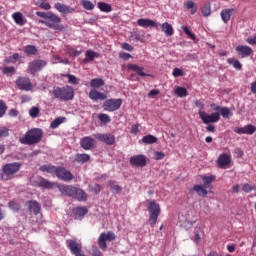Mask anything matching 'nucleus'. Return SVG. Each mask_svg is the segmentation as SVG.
I'll return each mask as SVG.
<instances>
[{
	"instance_id": "nucleus-37",
	"label": "nucleus",
	"mask_w": 256,
	"mask_h": 256,
	"mask_svg": "<svg viewBox=\"0 0 256 256\" xmlns=\"http://www.w3.org/2000/svg\"><path fill=\"white\" fill-rule=\"evenodd\" d=\"M95 57H99V53L94 52L92 50H87L86 58L84 59V63H89L91 61H95Z\"/></svg>"
},
{
	"instance_id": "nucleus-5",
	"label": "nucleus",
	"mask_w": 256,
	"mask_h": 256,
	"mask_svg": "<svg viewBox=\"0 0 256 256\" xmlns=\"http://www.w3.org/2000/svg\"><path fill=\"white\" fill-rule=\"evenodd\" d=\"M21 170V163L13 162L7 163L2 167L1 179L2 181H11L15 179V174Z\"/></svg>"
},
{
	"instance_id": "nucleus-44",
	"label": "nucleus",
	"mask_w": 256,
	"mask_h": 256,
	"mask_svg": "<svg viewBox=\"0 0 256 256\" xmlns=\"http://www.w3.org/2000/svg\"><path fill=\"white\" fill-rule=\"evenodd\" d=\"M2 73L4 75H7L8 77H12V75H15V67L13 66H6L2 69Z\"/></svg>"
},
{
	"instance_id": "nucleus-53",
	"label": "nucleus",
	"mask_w": 256,
	"mask_h": 256,
	"mask_svg": "<svg viewBox=\"0 0 256 256\" xmlns=\"http://www.w3.org/2000/svg\"><path fill=\"white\" fill-rule=\"evenodd\" d=\"M5 113H7V104L0 100V117H4Z\"/></svg>"
},
{
	"instance_id": "nucleus-58",
	"label": "nucleus",
	"mask_w": 256,
	"mask_h": 256,
	"mask_svg": "<svg viewBox=\"0 0 256 256\" xmlns=\"http://www.w3.org/2000/svg\"><path fill=\"white\" fill-rule=\"evenodd\" d=\"M40 9H44L45 11H49L51 9V4L47 1H42L39 5Z\"/></svg>"
},
{
	"instance_id": "nucleus-4",
	"label": "nucleus",
	"mask_w": 256,
	"mask_h": 256,
	"mask_svg": "<svg viewBox=\"0 0 256 256\" xmlns=\"http://www.w3.org/2000/svg\"><path fill=\"white\" fill-rule=\"evenodd\" d=\"M41 139H43V130L33 128L28 130L24 137H20L19 142L22 145H37V143H41Z\"/></svg>"
},
{
	"instance_id": "nucleus-12",
	"label": "nucleus",
	"mask_w": 256,
	"mask_h": 256,
	"mask_svg": "<svg viewBox=\"0 0 256 256\" xmlns=\"http://www.w3.org/2000/svg\"><path fill=\"white\" fill-rule=\"evenodd\" d=\"M16 86L18 89H20V91H31V89H33L31 80L27 77H19L16 80Z\"/></svg>"
},
{
	"instance_id": "nucleus-48",
	"label": "nucleus",
	"mask_w": 256,
	"mask_h": 256,
	"mask_svg": "<svg viewBox=\"0 0 256 256\" xmlns=\"http://www.w3.org/2000/svg\"><path fill=\"white\" fill-rule=\"evenodd\" d=\"M242 191H244V193H251V191H256V185H251L249 183H245L242 186Z\"/></svg>"
},
{
	"instance_id": "nucleus-24",
	"label": "nucleus",
	"mask_w": 256,
	"mask_h": 256,
	"mask_svg": "<svg viewBox=\"0 0 256 256\" xmlns=\"http://www.w3.org/2000/svg\"><path fill=\"white\" fill-rule=\"evenodd\" d=\"M89 97L92 101H105V99H107V94L93 89L90 90Z\"/></svg>"
},
{
	"instance_id": "nucleus-43",
	"label": "nucleus",
	"mask_w": 256,
	"mask_h": 256,
	"mask_svg": "<svg viewBox=\"0 0 256 256\" xmlns=\"http://www.w3.org/2000/svg\"><path fill=\"white\" fill-rule=\"evenodd\" d=\"M81 5L86 9V11H93V9H95V4L89 0H82Z\"/></svg>"
},
{
	"instance_id": "nucleus-54",
	"label": "nucleus",
	"mask_w": 256,
	"mask_h": 256,
	"mask_svg": "<svg viewBox=\"0 0 256 256\" xmlns=\"http://www.w3.org/2000/svg\"><path fill=\"white\" fill-rule=\"evenodd\" d=\"M173 77H183L185 75V72L179 68H174L172 72Z\"/></svg>"
},
{
	"instance_id": "nucleus-61",
	"label": "nucleus",
	"mask_w": 256,
	"mask_h": 256,
	"mask_svg": "<svg viewBox=\"0 0 256 256\" xmlns=\"http://www.w3.org/2000/svg\"><path fill=\"white\" fill-rule=\"evenodd\" d=\"M101 185L100 184H95L94 186H93V188H92V191L93 192H95L96 193V195H97V193H101Z\"/></svg>"
},
{
	"instance_id": "nucleus-22",
	"label": "nucleus",
	"mask_w": 256,
	"mask_h": 256,
	"mask_svg": "<svg viewBox=\"0 0 256 256\" xmlns=\"http://www.w3.org/2000/svg\"><path fill=\"white\" fill-rule=\"evenodd\" d=\"M193 191H195V193H197L199 197H207L209 193L204 185H199V184H196L189 189V193H193Z\"/></svg>"
},
{
	"instance_id": "nucleus-7",
	"label": "nucleus",
	"mask_w": 256,
	"mask_h": 256,
	"mask_svg": "<svg viewBox=\"0 0 256 256\" xmlns=\"http://www.w3.org/2000/svg\"><path fill=\"white\" fill-rule=\"evenodd\" d=\"M121 105H123V100H121V98H111L104 102L103 109L104 111L113 113V111H118V109H121Z\"/></svg>"
},
{
	"instance_id": "nucleus-50",
	"label": "nucleus",
	"mask_w": 256,
	"mask_h": 256,
	"mask_svg": "<svg viewBox=\"0 0 256 256\" xmlns=\"http://www.w3.org/2000/svg\"><path fill=\"white\" fill-rule=\"evenodd\" d=\"M181 29L185 33V35H187L189 38H191L192 41H195V39H196L195 34H193L187 26H182Z\"/></svg>"
},
{
	"instance_id": "nucleus-31",
	"label": "nucleus",
	"mask_w": 256,
	"mask_h": 256,
	"mask_svg": "<svg viewBox=\"0 0 256 256\" xmlns=\"http://www.w3.org/2000/svg\"><path fill=\"white\" fill-rule=\"evenodd\" d=\"M214 111H220V115H222L224 119H229V115H231V110H229L228 107L216 106Z\"/></svg>"
},
{
	"instance_id": "nucleus-1",
	"label": "nucleus",
	"mask_w": 256,
	"mask_h": 256,
	"mask_svg": "<svg viewBox=\"0 0 256 256\" xmlns=\"http://www.w3.org/2000/svg\"><path fill=\"white\" fill-rule=\"evenodd\" d=\"M39 171H42V173H50V175H55L57 179H60V181H64L65 183L75 179L73 173H71V171L67 170V168L63 166H54L51 164L42 165L40 166Z\"/></svg>"
},
{
	"instance_id": "nucleus-26",
	"label": "nucleus",
	"mask_w": 256,
	"mask_h": 256,
	"mask_svg": "<svg viewBox=\"0 0 256 256\" xmlns=\"http://www.w3.org/2000/svg\"><path fill=\"white\" fill-rule=\"evenodd\" d=\"M12 19H14V23H16V25H19L20 27H23V25L27 24V19H25L21 12L13 13Z\"/></svg>"
},
{
	"instance_id": "nucleus-2",
	"label": "nucleus",
	"mask_w": 256,
	"mask_h": 256,
	"mask_svg": "<svg viewBox=\"0 0 256 256\" xmlns=\"http://www.w3.org/2000/svg\"><path fill=\"white\" fill-rule=\"evenodd\" d=\"M37 17H41L39 23L45 25L49 29H53L54 31H65V26L61 24V17L59 15L54 14L53 12H36Z\"/></svg>"
},
{
	"instance_id": "nucleus-41",
	"label": "nucleus",
	"mask_w": 256,
	"mask_h": 256,
	"mask_svg": "<svg viewBox=\"0 0 256 256\" xmlns=\"http://www.w3.org/2000/svg\"><path fill=\"white\" fill-rule=\"evenodd\" d=\"M142 143L146 145H153V143H157V137L153 135H146L142 138Z\"/></svg>"
},
{
	"instance_id": "nucleus-36",
	"label": "nucleus",
	"mask_w": 256,
	"mask_h": 256,
	"mask_svg": "<svg viewBox=\"0 0 256 256\" xmlns=\"http://www.w3.org/2000/svg\"><path fill=\"white\" fill-rule=\"evenodd\" d=\"M65 121H67L66 117H63V116L57 117L56 119H54L51 122L50 127H51V129H57V127H59V125L65 123Z\"/></svg>"
},
{
	"instance_id": "nucleus-38",
	"label": "nucleus",
	"mask_w": 256,
	"mask_h": 256,
	"mask_svg": "<svg viewBox=\"0 0 256 256\" xmlns=\"http://www.w3.org/2000/svg\"><path fill=\"white\" fill-rule=\"evenodd\" d=\"M184 7L185 9H191V15H195V13H197V4L191 0L184 2Z\"/></svg>"
},
{
	"instance_id": "nucleus-45",
	"label": "nucleus",
	"mask_w": 256,
	"mask_h": 256,
	"mask_svg": "<svg viewBox=\"0 0 256 256\" xmlns=\"http://www.w3.org/2000/svg\"><path fill=\"white\" fill-rule=\"evenodd\" d=\"M202 179L204 181L203 186L205 188H208L209 185H211V183H213V181H215V176H213V175H211V176H203Z\"/></svg>"
},
{
	"instance_id": "nucleus-55",
	"label": "nucleus",
	"mask_w": 256,
	"mask_h": 256,
	"mask_svg": "<svg viewBox=\"0 0 256 256\" xmlns=\"http://www.w3.org/2000/svg\"><path fill=\"white\" fill-rule=\"evenodd\" d=\"M29 115H30V117H33V118L39 117V108H37V107L31 108L29 111Z\"/></svg>"
},
{
	"instance_id": "nucleus-14",
	"label": "nucleus",
	"mask_w": 256,
	"mask_h": 256,
	"mask_svg": "<svg viewBox=\"0 0 256 256\" xmlns=\"http://www.w3.org/2000/svg\"><path fill=\"white\" fill-rule=\"evenodd\" d=\"M256 131L255 125L248 124L244 127H236L234 128V133L238 135H253Z\"/></svg>"
},
{
	"instance_id": "nucleus-16",
	"label": "nucleus",
	"mask_w": 256,
	"mask_h": 256,
	"mask_svg": "<svg viewBox=\"0 0 256 256\" xmlns=\"http://www.w3.org/2000/svg\"><path fill=\"white\" fill-rule=\"evenodd\" d=\"M236 52L241 57V59H245V57H251V55H253V49L249 46L244 45L237 46Z\"/></svg>"
},
{
	"instance_id": "nucleus-17",
	"label": "nucleus",
	"mask_w": 256,
	"mask_h": 256,
	"mask_svg": "<svg viewBox=\"0 0 256 256\" xmlns=\"http://www.w3.org/2000/svg\"><path fill=\"white\" fill-rule=\"evenodd\" d=\"M128 71H134V73L138 74L139 77H151V74L145 73V68L137 65V64H128L127 65Z\"/></svg>"
},
{
	"instance_id": "nucleus-46",
	"label": "nucleus",
	"mask_w": 256,
	"mask_h": 256,
	"mask_svg": "<svg viewBox=\"0 0 256 256\" xmlns=\"http://www.w3.org/2000/svg\"><path fill=\"white\" fill-rule=\"evenodd\" d=\"M98 119L99 121H101V123H111V117H109V115L105 113L98 114Z\"/></svg>"
},
{
	"instance_id": "nucleus-30",
	"label": "nucleus",
	"mask_w": 256,
	"mask_h": 256,
	"mask_svg": "<svg viewBox=\"0 0 256 256\" xmlns=\"http://www.w3.org/2000/svg\"><path fill=\"white\" fill-rule=\"evenodd\" d=\"M73 199H76L77 201H87V193L81 188H76Z\"/></svg>"
},
{
	"instance_id": "nucleus-42",
	"label": "nucleus",
	"mask_w": 256,
	"mask_h": 256,
	"mask_svg": "<svg viewBox=\"0 0 256 256\" xmlns=\"http://www.w3.org/2000/svg\"><path fill=\"white\" fill-rule=\"evenodd\" d=\"M174 93L178 97H187V95H189V93L187 92V89L181 86L176 87L174 90Z\"/></svg>"
},
{
	"instance_id": "nucleus-62",
	"label": "nucleus",
	"mask_w": 256,
	"mask_h": 256,
	"mask_svg": "<svg viewBox=\"0 0 256 256\" xmlns=\"http://www.w3.org/2000/svg\"><path fill=\"white\" fill-rule=\"evenodd\" d=\"M92 256H103V253L98 248L92 250Z\"/></svg>"
},
{
	"instance_id": "nucleus-40",
	"label": "nucleus",
	"mask_w": 256,
	"mask_h": 256,
	"mask_svg": "<svg viewBox=\"0 0 256 256\" xmlns=\"http://www.w3.org/2000/svg\"><path fill=\"white\" fill-rule=\"evenodd\" d=\"M91 159L89 154H77L75 160L77 163H87Z\"/></svg>"
},
{
	"instance_id": "nucleus-8",
	"label": "nucleus",
	"mask_w": 256,
	"mask_h": 256,
	"mask_svg": "<svg viewBox=\"0 0 256 256\" xmlns=\"http://www.w3.org/2000/svg\"><path fill=\"white\" fill-rule=\"evenodd\" d=\"M198 115L205 125H209V123H217L219 122V119H221V114H219V112L208 114L207 112L200 110Z\"/></svg>"
},
{
	"instance_id": "nucleus-25",
	"label": "nucleus",
	"mask_w": 256,
	"mask_h": 256,
	"mask_svg": "<svg viewBox=\"0 0 256 256\" xmlns=\"http://www.w3.org/2000/svg\"><path fill=\"white\" fill-rule=\"evenodd\" d=\"M217 163L219 167L225 168L227 165H231V156L227 154H221L218 157Z\"/></svg>"
},
{
	"instance_id": "nucleus-32",
	"label": "nucleus",
	"mask_w": 256,
	"mask_h": 256,
	"mask_svg": "<svg viewBox=\"0 0 256 256\" xmlns=\"http://www.w3.org/2000/svg\"><path fill=\"white\" fill-rule=\"evenodd\" d=\"M109 186H110L112 193H114L115 195H119V193H121V191H123V188L121 186H119V184H117V181H115V180H111L109 182Z\"/></svg>"
},
{
	"instance_id": "nucleus-15",
	"label": "nucleus",
	"mask_w": 256,
	"mask_h": 256,
	"mask_svg": "<svg viewBox=\"0 0 256 256\" xmlns=\"http://www.w3.org/2000/svg\"><path fill=\"white\" fill-rule=\"evenodd\" d=\"M58 189L62 195H67V197L74 198L77 187L63 184L58 186Z\"/></svg>"
},
{
	"instance_id": "nucleus-51",
	"label": "nucleus",
	"mask_w": 256,
	"mask_h": 256,
	"mask_svg": "<svg viewBox=\"0 0 256 256\" xmlns=\"http://www.w3.org/2000/svg\"><path fill=\"white\" fill-rule=\"evenodd\" d=\"M8 207L9 209H11L14 212L19 211V209H21V206L19 205V203L15 202V201H10L8 203Z\"/></svg>"
},
{
	"instance_id": "nucleus-34",
	"label": "nucleus",
	"mask_w": 256,
	"mask_h": 256,
	"mask_svg": "<svg viewBox=\"0 0 256 256\" xmlns=\"http://www.w3.org/2000/svg\"><path fill=\"white\" fill-rule=\"evenodd\" d=\"M97 7L102 13H111L113 11L111 5L105 2H98Z\"/></svg>"
},
{
	"instance_id": "nucleus-6",
	"label": "nucleus",
	"mask_w": 256,
	"mask_h": 256,
	"mask_svg": "<svg viewBox=\"0 0 256 256\" xmlns=\"http://www.w3.org/2000/svg\"><path fill=\"white\" fill-rule=\"evenodd\" d=\"M148 203V223L150 227H155L157 225V220L159 219V215H161V206L153 201V200H147Z\"/></svg>"
},
{
	"instance_id": "nucleus-9",
	"label": "nucleus",
	"mask_w": 256,
	"mask_h": 256,
	"mask_svg": "<svg viewBox=\"0 0 256 256\" xmlns=\"http://www.w3.org/2000/svg\"><path fill=\"white\" fill-rule=\"evenodd\" d=\"M116 236L113 231H109L107 233L102 232L98 238V245L102 251L107 249V241H115Z\"/></svg>"
},
{
	"instance_id": "nucleus-29",
	"label": "nucleus",
	"mask_w": 256,
	"mask_h": 256,
	"mask_svg": "<svg viewBox=\"0 0 256 256\" xmlns=\"http://www.w3.org/2000/svg\"><path fill=\"white\" fill-rule=\"evenodd\" d=\"M161 29H162V32L165 33L167 37H171L175 33V31L173 30V26L169 24V22H164L161 25Z\"/></svg>"
},
{
	"instance_id": "nucleus-28",
	"label": "nucleus",
	"mask_w": 256,
	"mask_h": 256,
	"mask_svg": "<svg viewBox=\"0 0 256 256\" xmlns=\"http://www.w3.org/2000/svg\"><path fill=\"white\" fill-rule=\"evenodd\" d=\"M73 213L74 219H81L82 217L87 215V213H89V210L87 209V207H76L73 209Z\"/></svg>"
},
{
	"instance_id": "nucleus-21",
	"label": "nucleus",
	"mask_w": 256,
	"mask_h": 256,
	"mask_svg": "<svg viewBox=\"0 0 256 256\" xmlns=\"http://www.w3.org/2000/svg\"><path fill=\"white\" fill-rule=\"evenodd\" d=\"M80 145L82 149L85 151H89L92 147H95V139H93L91 136H86L81 139Z\"/></svg>"
},
{
	"instance_id": "nucleus-63",
	"label": "nucleus",
	"mask_w": 256,
	"mask_h": 256,
	"mask_svg": "<svg viewBox=\"0 0 256 256\" xmlns=\"http://www.w3.org/2000/svg\"><path fill=\"white\" fill-rule=\"evenodd\" d=\"M251 93L256 95V80L250 84Z\"/></svg>"
},
{
	"instance_id": "nucleus-60",
	"label": "nucleus",
	"mask_w": 256,
	"mask_h": 256,
	"mask_svg": "<svg viewBox=\"0 0 256 256\" xmlns=\"http://www.w3.org/2000/svg\"><path fill=\"white\" fill-rule=\"evenodd\" d=\"M122 49H124V51H133V46L127 42H124L122 43Z\"/></svg>"
},
{
	"instance_id": "nucleus-35",
	"label": "nucleus",
	"mask_w": 256,
	"mask_h": 256,
	"mask_svg": "<svg viewBox=\"0 0 256 256\" xmlns=\"http://www.w3.org/2000/svg\"><path fill=\"white\" fill-rule=\"evenodd\" d=\"M105 85V81L101 78H94L90 81V87L92 89H99V87H103Z\"/></svg>"
},
{
	"instance_id": "nucleus-52",
	"label": "nucleus",
	"mask_w": 256,
	"mask_h": 256,
	"mask_svg": "<svg viewBox=\"0 0 256 256\" xmlns=\"http://www.w3.org/2000/svg\"><path fill=\"white\" fill-rule=\"evenodd\" d=\"M67 53L70 57H79V55H81V51L76 50L75 48H68Z\"/></svg>"
},
{
	"instance_id": "nucleus-59",
	"label": "nucleus",
	"mask_w": 256,
	"mask_h": 256,
	"mask_svg": "<svg viewBox=\"0 0 256 256\" xmlns=\"http://www.w3.org/2000/svg\"><path fill=\"white\" fill-rule=\"evenodd\" d=\"M246 43H248V45H256V34H254L252 37H248L246 39Z\"/></svg>"
},
{
	"instance_id": "nucleus-64",
	"label": "nucleus",
	"mask_w": 256,
	"mask_h": 256,
	"mask_svg": "<svg viewBox=\"0 0 256 256\" xmlns=\"http://www.w3.org/2000/svg\"><path fill=\"white\" fill-rule=\"evenodd\" d=\"M207 256H223L221 253L213 250Z\"/></svg>"
},
{
	"instance_id": "nucleus-13",
	"label": "nucleus",
	"mask_w": 256,
	"mask_h": 256,
	"mask_svg": "<svg viewBox=\"0 0 256 256\" xmlns=\"http://www.w3.org/2000/svg\"><path fill=\"white\" fill-rule=\"evenodd\" d=\"M130 164L133 167H145L147 165V156L145 155H135L130 158Z\"/></svg>"
},
{
	"instance_id": "nucleus-49",
	"label": "nucleus",
	"mask_w": 256,
	"mask_h": 256,
	"mask_svg": "<svg viewBox=\"0 0 256 256\" xmlns=\"http://www.w3.org/2000/svg\"><path fill=\"white\" fill-rule=\"evenodd\" d=\"M65 77L68 78V83H70V85H79V80L77 79V77H75V75L66 74Z\"/></svg>"
},
{
	"instance_id": "nucleus-18",
	"label": "nucleus",
	"mask_w": 256,
	"mask_h": 256,
	"mask_svg": "<svg viewBox=\"0 0 256 256\" xmlns=\"http://www.w3.org/2000/svg\"><path fill=\"white\" fill-rule=\"evenodd\" d=\"M137 25L139 27H143L144 29H147V27H154L155 29H159V25L156 24L155 21L148 19V18H140L137 20Z\"/></svg>"
},
{
	"instance_id": "nucleus-33",
	"label": "nucleus",
	"mask_w": 256,
	"mask_h": 256,
	"mask_svg": "<svg viewBox=\"0 0 256 256\" xmlns=\"http://www.w3.org/2000/svg\"><path fill=\"white\" fill-rule=\"evenodd\" d=\"M24 53L27 55V57H31L33 55H36L38 53L37 47L35 45H26L24 47Z\"/></svg>"
},
{
	"instance_id": "nucleus-10",
	"label": "nucleus",
	"mask_w": 256,
	"mask_h": 256,
	"mask_svg": "<svg viewBox=\"0 0 256 256\" xmlns=\"http://www.w3.org/2000/svg\"><path fill=\"white\" fill-rule=\"evenodd\" d=\"M47 67V61L45 60H33L28 64V73L31 75H37L39 71Z\"/></svg>"
},
{
	"instance_id": "nucleus-57",
	"label": "nucleus",
	"mask_w": 256,
	"mask_h": 256,
	"mask_svg": "<svg viewBox=\"0 0 256 256\" xmlns=\"http://www.w3.org/2000/svg\"><path fill=\"white\" fill-rule=\"evenodd\" d=\"M154 159L156 161H161V159H165V153L158 151L154 152Z\"/></svg>"
},
{
	"instance_id": "nucleus-11",
	"label": "nucleus",
	"mask_w": 256,
	"mask_h": 256,
	"mask_svg": "<svg viewBox=\"0 0 256 256\" xmlns=\"http://www.w3.org/2000/svg\"><path fill=\"white\" fill-rule=\"evenodd\" d=\"M94 139H97V141H100V143H105V145H113L115 143V135L111 133L101 134L96 133L93 134Z\"/></svg>"
},
{
	"instance_id": "nucleus-39",
	"label": "nucleus",
	"mask_w": 256,
	"mask_h": 256,
	"mask_svg": "<svg viewBox=\"0 0 256 256\" xmlns=\"http://www.w3.org/2000/svg\"><path fill=\"white\" fill-rule=\"evenodd\" d=\"M227 63L229 65H232L234 69H237L238 71H241V69L243 68V65L241 64V62H239V60H236L234 58H228Z\"/></svg>"
},
{
	"instance_id": "nucleus-3",
	"label": "nucleus",
	"mask_w": 256,
	"mask_h": 256,
	"mask_svg": "<svg viewBox=\"0 0 256 256\" xmlns=\"http://www.w3.org/2000/svg\"><path fill=\"white\" fill-rule=\"evenodd\" d=\"M49 93L53 95V99H58V101H73L75 97V90L69 85L56 86Z\"/></svg>"
},
{
	"instance_id": "nucleus-23",
	"label": "nucleus",
	"mask_w": 256,
	"mask_h": 256,
	"mask_svg": "<svg viewBox=\"0 0 256 256\" xmlns=\"http://www.w3.org/2000/svg\"><path fill=\"white\" fill-rule=\"evenodd\" d=\"M34 183L37 187H43V189H53V187H55V183H53L43 177H40Z\"/></svg>"
},
{
	"instance_id": "nucleus-56",
	"label": "nucleus",
	"mask_w": 256,
	"mask_h": 256,
	"mask_svg": "<svg viewBox=\"0 0 256 256\" xmlns=\"http://www.w3.org/2000/svg\"><path fill=\"white\" fill-rule=\"evenodd\" d=\"M3 137H9V128L7 127L0 128V138H3Z\"/></svg>"
},
{
	"instance_id": "nucleus-27",
	"label": "nucleus",
	"mask_w": 256,
	"mask_h": 256,
	"mask_svg": "<svg viewBox=\"0 0 256 256\" xmlns=\"http://www.w3.org/2000/svg\"><path fill=\"white\" fill-rule=\"evenodd\" d=\"M233 13H235V8L222 10L220 16L223 23H229V21H231V15H233Z\"/></svg>"
},
{
	"instance_id": "nucleus-20",
	"label": "nucleus",
	"mask_w": 256,
	"mask_h": 256,
	"mask_svg": "<svg viewBox=\"0 0 256 256\" xmlns=\"http://www.w3.org/2000/svg\"><path fill=\"white\" fill-rule=\"evenodd\" d=\"M54 8L56 9V11H58L59 13H62L63 15H69V13H75V8H71L60 2H57L54 5Z\"/></svg>"
},
{
	"instance_id": "nucleus-47",
	"label": "nucleus",
	"mask_w": 256,
	"mask_h": 256,
	"mask_svg": "<svg viewBox=\"0 0 256 256\" xmlns=\"http://www.w3.org/2000/svg\"><path fill=\"white\" fill-rule=\"evenodd\" d=\"M201 13H202L203 17H209V15H211V5L205 4L201 8Z\"/></svg>"
},
{
	"instance_id": "nucleus-19",
	"label": "nucleus",
	"mask_w": 256,
	"mask_h": 256,
	"mask_svg": "<svg viewBox=\"0 0 256 256\" xmlns=\"http://www.w3.org/2000/svg\"><path fill=\"white\" fill-rule=\"evenodd\" d=\"M26 205L30 213H34V215H39V213H41V204H39V202L35 200H29L26 202Z\"/></svg>"
}]
</instances>
